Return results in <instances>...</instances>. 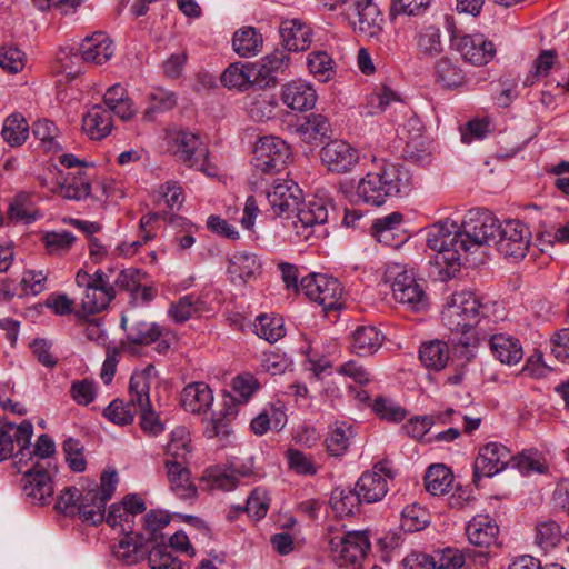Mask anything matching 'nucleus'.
Listing matches in <instances>:
<instances>
[{
    "instance_id": "1",
    "label": "nucleus",
    "mask_w": 569,
    "mask_h": 569,
    "mask_svg": "<svg viewBox=\"0 0 569 569\" xmlns=\"http://www.w3.org/2000/svg\"><path fill=\"white\" fill-rule=\"evenodd\" d=\"M500 226L485 209L470 210L461 226L449 219L432 224L427 232V244L436 252L433 262L439 272L453 277L460 269L462 254L496 244Z\"/></svg>"
},
{
    "instance_id": "2",
    "label": "nucleus",
    "mask_w": 569,
    "mask_h": 569,
    "mask_svg": "<svg viewBox=\"0 0 569 569\" xmlns=\"http://www.w3.org/2000/svg\"><path fill=\"white\" fill-rule=\"evenodd\" d=\"M410 186L411 177L403 166L381 159L357 186L352 180L341 181L339 191L350 202L380 207L390 198L408 194Z\"/></svg>"
},
{
    "instance_id": "3",
    "label": "nucleus",
    "mask_w": 569,
    "mask_h": 569,
    "mask_svg": "<svg viewBox=\"0 0 569 569\" xmlns=\"http://www.w3.org/2000/svg\"><path fill=\"white\" fill-rule=\"evenodd\" d=\"M301 196V189L292 180H277L266 193L274 214H289L297 210L292 229L300 240H308L316 227L327 222L328 207L326 200L321 198L311 199L299 207Z\"/></svg>"
},
{
    "instance_id": "4",
    "label": "nucleus",
    "mask_w": 569,
    "mask_h": 569,
    "mask_svg": "<svg viewBox=\"0 0 569 569\" xmlns=\"http://www.w3.org/2000/svg\"><path fill=\"white\" fill-rule=\"evenodd\" d=\"M480 299L471 291L462 290L452 293L446 303L441 320L450 330V340L456 346L463 348H476L486 339L482 329L476 328L482 312Z\"/></svg>"
},
{
    "instance_id": "5",
    "label": "nucleus",
    "mask_w": 569,
    "mask_h": 569,
    "mask_svg": "<svg viewBox=\"0 0 569 569\" xmlns=\"http://www.w3.org/2000/svg\"><path fill=\"white\" fill-rule=\"evenodd\" d=\"M154 375V367L149 365L140 371H134L129 383L131 402L137 405L140 412V426L144 432L151 436H158L164 430L163 423L150 402L151 379Z\"/></svg>"
},
{
    "instance_id": "6",
    "label": "nucleus",
    "mask_w": 569,
    "mask_h": 569,
    "mask_svg": "<svg viewBox=\"0 0 569 569\" xmlns=\"http://www.w3.org/2000/svg\"><path fill=\"white\" fill-rule=\"evenodd\" d=\"M76 283L83 289L81 311L84 315H94L104 310L116 296V289L102 270L93 274L79 270L76 274Z\"/></svg>"
},
{
    "instance_id": "7",
    "label": "nucleus",
    "mask_w": 569,
    "mask_h": 569,
    "mask_svg": "<svg viewBox=\"0 0 569 569\" xmlns=\"http://www.w3.org/2000/svg\"><path fill=\"white\" fill-rule=\"evenodd\" d=\"M386 280L391 282L392 296L399 303L418 311L427 306V296L421 284L416 280L412 270L392 262L387 266Z\"/></svg>"
},
{
    "instance_id": "8",
    "label": "nucleus",
    "mask_w": 569,
    "mask_h": 569,
    "mask_svg": "<svg viewBox=\"0 0 569 569\" xmlns=\"http://www.w3.org/2000/svg\"><path fill=\"white\" fill-rule=\"evenodd\" d=\"M172 153L184 164L214 176L216 169L209 164V151L197 133L179 130L170 134Z\"/></svg>"
},
{
    "instance_id": "9",
    "label": "nucleus",
    "mask_w": 569,
    "mask_h": 569,
    "mask_svg": "<svg viewBox=\"0 0 569 569\" xmlns=\"http://www.w3.org/2000/svg\"><path fill=\"white\" fill-rule=\"evenodd\" d=\"M329 9L341 6L355 31L365 36L378 34L383 21L382 14L373 0H331Z\"/></svg>"
},
{
    "instance_id": "10",
    "label": "nucleus",
    "mask_w": 569,
    "mask_h": 569,
    "mask_svg": "<svg viewBox=\"0 0 569 569\" xmlns=\"http://www.w3.org/2000/svg\"><path fill=\"white\" fill-rule=\"evenodd\" d=\"M299 289L309 300L321 306L325 312L342 306L343 288L337 278L309 274L301 279Z\"/></svg>"
},
{
    "instance_id": "11",
    "label": "nucleus",
    "mask_w": 569,
    "mask_h": 569,
    "mask_svg": "<svg viewBox=\"0 0 569 569\" xmlns=\"http://www.w3.org/2000/svg\"><path fill=\"white\" fill-rule=\"evenodd\" d=\"M331 556L340 567H357L370 549L365 531H348L329 539Z\"/></svg>"
},
{
    "instance_id": "12",
    "label": "nucleus",
    "mask_w": 569,
    "mask_h": 569,
    "mask_svg": "<svg viewBox=\"0 0 569 569\" xmlns=\"http://www.w3.org/2000/svg\"><path fill=\"white\" fill-rule=\"evenodd\" d=\"M290 147L278 137L261 138L254 149L252 163L263 173H276L284 169L290 159Z\"/></svg>"
},
{
    "instance_id": "13",
    "label": "nucleus",
    "mask_w": 569,
    "mask_h": 569,
    "mask_svg": "<svg viewBox=\"0 0 569 569\" xmlns=\"http://www.w3.org/2000/svg\"><path fill=\"white\" fill-rule=\"evenodd\" d=\"M530 243V231L519 220L501 223L498 231L496 248L506 258L519 260L525 258Z\"/></svg>"
},
{
    "instance_id": "14",
    "label": "nucleus",
    "mask_w": 569,
    "mask_h": 569,
    "mask_svg": "<svg viewBox=\"0 0 569 569\" xmlns=\"http://www.w3.org/2000/svg\"><path fill=\"white\" fill-rule=\"evenodd\" d=\"M33 436V425L24 420L20 425L6 422L0 426V462L12 457L14 445L19 450L16 455L17 463H22L26 451L30 453V443Z\"/></svg>"
},
{
    "instance_id": "15",
    "label": "nucleus",
    "mask_w": 569,
    "mask_h": 569,
    "mask_svg": "<svg viewBox=\"0 0 569 569\" xmlns=\"http://www.w3.org/2000/svg\"><path fill=\"white\" fill-rule=\"evenodd\" d=\"M513 460L511 451L499 442H489L480 448L473 465V482L482 477H492L510 466Z\"/></svg>"
},
{
    "instance_id": "16",
    "label": "nucleus",
    "mask_w": 569,
    "mask_h": 569,
    "mask_svg": "<svg viewBox=\"0 0 569 569\" xmlns=\"http://www.w3.org/2000/svg\"><path fill=\"white\" fill-rule=\"evenodd\" d=\"M323 166L331 172H350L359 162V152L343 140H332L320 150Z\"/></svg>"
},
{
    "instance_id": "17",
    "label": "nucleus",
    "mask_w": 569,
    "mask_h": 569,
    "mask_svg": "<svg viewBox=\"0 0 569 569\" xmlns=\"http://www.w3.org/2000/svg\"><path fill=\"white\" fill-rule=\"evenodd\" d=\"M392 471L386 463H377L371 471L361 475L356 483L358 495L363 502L373 503L380 501L388 492V479H392Z\"/></svg>"
},
{
    "instance_id": "18",
    "label": "nucleus",
    "mask_w": 569,
    "mask_h": 569,
    "mask_svg": "<svg viewBox=\"0 0 569 569\" xmlns=\"http://www.w3.org/2000/svg\"><path fill=\"white\" fill-rule=\"evenodd\" d=\"M23 492L34 505H46L53 495L51 475L39 462L23 475Z\"/></svg>"
},
{
    "instance_id": "19",
    "label": "nucleus",
    "mask_w": 569,
    "mask_h": 569,
    "mask_svg": "<svg viewBox=\"0 0 569 569\" xmlns=\"http://www.w3.org/2000/svg\"><path fill=\"white\" fill-rule=\"evenodd\" d=\"M121 328L126 331L128 341L133 345H150L162 336L160 326L146 321L134 311L122 313Z\"/></svg>"
},
{
    "instance_id": "20",
    "label": "nucleus",
    "mask_w": 569,
    "mask_h": 569,
    "mask_svg": "<svg viewBox=\"0 0 569 569\" xmlns=\"http://www.w3.org/2000/svg\"><path fill=\"white\" fill-rule=\"evenodd\" d=\"M486 339H481V343L486 342L495 359L501 363L512 366L518 363L523 357V349L519 339L507 333H489L482 331Z\"/></svg>"
},
{
    "instance_id": "21",
    "label": "nucleus",
    "mask_w": 569,
    "mask_h": 569,
    "mask_svg": "<svg viewBox=\"0 0 569 569\" xmlns=\"http://www.w3.org/2000/svg\"><path fill=\"white\" fill-rule=\"evenodd\" d=\"M456 48L463 59L472 64L488 63L495 56L496 49L483 34H466L457 39Z\"/></svg>"
},
{
    "instance_id": "22",
    "label": "nucleus",
    "mask_w": 569,
    "mask_h": 569,
    "mask_svg": "<svg viewBox=\"0 0 569 569\" xmlns=\"http://www.w3.org/2000/svg\"><path fill=\"white\" fill-rule=\"evenodd\" d=\"M281 100L291 110L303 112L316 106L317 93L310 83L295 80L282 86Z\"/></svg>"
},
{
    "instance_id": "23",
    "label": "nucleus",
    "mask_w": 569,
    "mask_h": 569,
    "mask_svg": "<svg viewBox=\"0 0 569 569\" xmlns=\"http://www.w3.org/2000/svg\"><path fill=\"white\" fill-rule=\"evenodd\" d=\"M279 33L286 51H303L311 43V28L299 19L284 20Z\"/></svg>"
},
{
    "instance_id": "24",
    "label": "nucleus",
    "mask_w": 569,
    "mask_h": 569,
    "mask_svg": "<svg viewBox=\"0 0 569 569\" xmlns=\"http://www.w3.org/2000/svg\"><path fill=\"white\" fill-rule=\"evenodd\" d=\"M146 273L136 268L122 270L116 278L114 284L119 290L130 292L134 301L148 302L153 299L154 290L144 282Z\"/></svg>"
},
{
    "instance_id": "25",
    "label": "nucleus",
    "mask_w": 569,
    "mask_h": 569,
    "mask_svg": "<svg viewBox=\"0 0 569 569\" xmlns=\"http://www.w3.org/2000/svg\"><path fill=\"white\" fill-rule=\"evenodd\" d=\"M403 216L400 212H392L382 218L376 219L371 227V234L378 242L397 248L405 241V237L398 234L401 229Z\"/></svg>"
},
{
    "instance_id": "26",
    "label": "nucleus",
    "mask_w": 569,
    "mask_h": 569,
    "mask_svg": "<svg viewBox=\"0 0 569 569\" xmlns=\"http://www.w3.org/2000/svg\"><path fill=\"white\" fill-rule=\"evenodd\" d=\"M167 477L171 490L177 497L183 500L193 499L197 495V487L190 479L189 469L181 461L166 460Z\"/></svg>"
},
{
    "instance_id": "27",
    "label": "nucleus",
    "mask_w": 569,
    "mask_h": 569,
    "mask_svg": "<svg viewBox=\"0 0 569 569\" xmlns=\"http://www.w3.org/2000/svg\"><path fill=\"white\" fill-rule=\"evenodd\" d=\"M209 310V305L203 295L190 293L171 303L168 315L174 322L182 323L193 317H201Z\"/></svg>"
},
{
    "instance_id": "28",
    "label": "nucleus",
    "mask_w": 569,
    "mask_h": 569,
    "mask_svg": "<svg viewBox=\"0 0 569 569\" xmlns=\"http://www.w3.org/2000/svg\"><path fill=\"white\" fill-rule=\"evenodd\" d=\"M81 58L86 62L102 64L113 56V43L103 32H94L83 39L81 46Z\"/></svg>"
},
{
    "instance_id": "29",
    "label": "nucleus",
    "mask_w": 569,
    "mask_h": 569,
    "mask_svg": "<svg viewBox=\"0 0 569 569\" xmlns=\"http://www.w3.org/2000/svg\"><path fill=\"white\" fill-rule=\"evenodd\" d=\"M146 536L139 531L134 535L123 533V537L112 547L113 556L126 565L138 562L147 552Z\"/></svg>"
},
{
    "instance_id": "30",
    "label": "nucleus",
    "mask_w": 569,
    "mask_h": 569,
    "mask_svg": "<svg viewBox=\"0 0 569 569\" xmlns=\"http://www.w3.org/2000/svg\"><path fill=\"white\" fill-rule=\"evenodd\" d=\"M466 532L472 545L489 547L495 543L499 527L490 516L477 515L468 522Z\"/></svg>"
},
{
    "instance_id": "31",
    "label": "nucleus",
    "mask_w": 569,
    "mask_h": 569,
    "mask_svg": "<svg viewBox=\"0 0 569 569\" xmlns=\"http://www.w3.org/2000/svg\"><path fill=\"white\" fill-rule=\"evenodd\" d=\"M106 506L107 501L99 496L97 489H87L81 492L77 515L83 522L97 526L107 521Z\"/></svg>"
},
{
    "instance_id": "32",
    "label": "nucleus",
    "mask_w": 569,
    "mask_h": 569,
    "mask_svg": "<svg viewBox=\"0 0 569 569\" xmlns=\"http://www.w3.org/2000/svg\"><path fill=\"white\" fill-rule=\"evenodd\" d=\"M213 402L210 387L204 382H193L184 387L181 395L182 407L191 413H204Z\"/></svg>"
},
{
    "instance_id": "33",
    "label": "nucleus",
    "mask_w": 569,
    "mask_h": 569,
    "mask_svg": "<svg viewBox=\"0 0 569 569\" xmlns=\"http://www.w3.org/2000/svg\"><path fill=\"white\" fill-rule=\"evenodd\" d=\"M82 130L92 139L106 138L112 130V117L109 110L96 104L82 118Z\"/></svg>"
},
{
    "instance_id": "34",
    "label": "nucleus",
    "mask_w": 569,
    "mask_h": 569,
    "mask_svg": "<svg viewBox=\"0 0 569 569\" xmlns=\"http://www.w3.org/2000/svg\"><path fill=\"white\" fill-rule=\"evenodd\" d=\"M260 270V262L256 254L239 251L236 252L229 263L228 272L233 282L246 283L253 279Z\"/></svg>"
},
{
    "instance_id": "35",
    "label": "nucleus",
    "mask_w": 569,
    "mask_h": 569,
    "mask_svg": "<svg viewBox=\"0 0 569 569\" xmlns=\"http://www.w3.org/2000/svg\"><path fill=\"white\" fill-rule=\"evenodd\" d=\"M246 111L254 121L269 120L274 116L278 101L274 94L266 91L248 94L246 98Z\"/></svg>"
},
{
    "instance_id": "36",
    "label": "nucleus",
    "mask_w": 569,
    "mask_h": 569,
    "mask_svg": "<svg viewBox=\"0 0 569 569\" xmlns=\"http://www.w3.org/2000/svg\"><path fill=\"white\" fill-rule=\"evenodd\" d=\"M385 336L373 326H359L352 333L351 349L359 356H370L382 345Z\"/></svg>"
},
{
    "instance_id": "37",
    "label": "nucleus",
    "mask_w": 569,
    "mask_h": 569,
    "mask_svg": "<svg viewBox=\"0 0 569 569\" xmlns=\"http://www.w3.org/2000/svg\"><path fill=\"white\" fill-rule=\"evenodd\" d=\"M363 502L362 498L358 495V488L355 490L350 488H336L330 496V507L338 517L353 515L359 510V505Z\"/></svg>"
},
{
    "instance_id": "38",
    "label": "nucleus",
    "mask_w": 569,
    "mask_h": 569,
    "mask_svg": "<svg viewBox=\"0 0 569 569\" xmlns=\"http://www.w3.org/2000/svg\"><path fill=\"white\" fill-rule=\"evenodd\" d=\"M54 192L68 200L81 201L87 199L91 193L90 179L83 171H78L72 177L64 179L63 183L58 186Z\"/></svg>"
},
{
    "instance_id": "39",
    "label": "nucleus",
    "mask_w": 569,
    "mask_h": 569,
    "mask_svg": "<svg viewBox=\"0 0 569 569\" xmlns=\"http://www.w3.org/2000/svg\"><path fill=\"white\" fill-rule=\"evenodd\" d=\"M262 37L252 27H246L233 34L232 46L234 51L244 58L256 56L262 48Z\"/></svg>"
},
{
    "instance_id": "40",
    "label": "nucleus",
    "mask_w": 569,
    "mask_h": 569,
    "mask_svg": "<svg viewBox=\"0 0 569 569\" xmlns=\"http://www.w3.org/2000/svg\"><path fill=\"white\" fill-rule=\"evenodd\" d=\"M170 523V517L162 511H149L143 517V535L147 539V545L152 543L158 546L166 542V536L162 530Z\"/></svg>"
},
{
    "instance_id": "41",
    "label": "nucleus",
    "mask_w": 569,
    "mask_h": 569,
    "mask_svg": "<svg viewBox=\"0 0 569 569\" xmlns=\"http://www.w3.org/2000/svg\"><path fill=\"white\" fill-rule=\"evenodd\" d=\"M452 481L451 471L443 465L430 466L425 476V487L433 496L447 493Z\"/></svg>"
},
{
    "instance_id": "42",
    "label": "nucleus",
    "mask_w": 569,
    "mask_h": 569,
    "mask_svg": "<svg viewBox=\"0 0 569 569\" xmlns=\"http://www.w3.org/2000/svg\"><path fill=\"white\" fill-rule=\"evenodd\" d=\"M419 358L427 368L441 370L449 359L448 346L439 340L426 342L420 347Z\"/></svg>"
},
{
    "instance_id": "43",
    "label": "nucleus",
    "mask_w": 569,
    "mask_h": 569,
    "mask_svg": "<svg viewBox=\"0 0 569 569\" xmlns=\"http://www.w3.org/2000/svg\"><path fill=\"white\" fill-rule=\"evenodd\" d=\"M253 330L259 338L273 343L284 336L283 320L280 317L263 313L256 318Z\"/></svg>"
},
{
    "instance_id": "44",
    "label": "nucleus",
    "mask_w": 569,
    "mask_h": 569,
    "mask_svg": "<svg viewBox=\"0 0 569 569\" xmlns=\"http://www.w3.org/2000/svg\"><path fill=\"white\" fill-rule=\"evenodd\" d=\"M1 134L11 147L23 144L29 136V126L21 114H11L6 118Z\"/></svg>"
},
{
    "instance_id": "45",
    "label": "nucleus",
    "mask_w": 569,
    "mask_h": 569,
    "mask_svg": "<svg viewBox=\"0 0 569 569\" xmlns=\"http://www.w3.org/2000/svg\"><path fill=\"white\" fill-rule=\"evenodd\" d=\"M8 218L13 222L31 223L37 220L38 211L29 194H18L9 204Z\"/></svg>"
},
{
    "instance_id": "46",
    "label": "nucleus",
    "mask_w": 569,
    "mask_h": 569,
    "mask_svg": "<svg viewBox=\"0 0 569 569\" xmlns=\"http://www.w3.org/2000/svg\"><path fill=\"white\" fill-rule=\"evenodd\" d=\"M419 53L423 57H433L442 52L441 32L435 26L419 30L415 37Z\"/></svg>"
},
{
    "instance_id": "47",
    "label": "nucleus",
    "mask_w": 569,
    "mask_h": 569,
    "mask_svg": "<svg viewBox=\"0 0 569 569\" xmlns=\"http://www.w3.org/2000/svg\"><path fill=\"white\" fill-rule=\"evenodd\" d=\"M355 436L352 426L345 422L336 423L326 439V445L331 456H341L349 448L350 440Z\"/></svg>"
},
{
    "instance_id": "48",
    "label": "nucleus",
    "mask_w": 569,
    "mask_h": 569,
    "mask_svg": "<svg viewBox=\"0 0 569 569\" xmlns=\"http://www.w3.org/2000/svg\"><path fill=\"white\" fill-rule=\"evenodd\" d=\"M144 510L146 505L142 498L137 495H128L123 498L121 503L111 505L107 515V523L116 528L119 522L118 519L121 518V513L117 512H122V515H128L129 512L133 516H138L143 513Z\"/></svg>"
},
{
    "instance_id": "49",
    "label": "nucleus",
    "mask_w": 569,
    "mask_h": 569,
    "mask_svg": "<svg viewBox=\"0 0 569 569\" xmlns=\"http://www.w3.org/2000/svg\"><path fill=\"white\" fill-rule=\"evenodd\" d=\"M153 201L159 206L161 202L171 210H179L184 201V193L177 181H167L153 193Z\"/></svg>"
},
{
    "instance_id": "50",
    "label": "nucleus",
    "mask_w": 569,
    "mask_h": 569,
    "mask_svg": "<svg viewBox=\"0 0 569 569\" xmlns=\"http://www.w3.org/2000/svg\"><path fill=\"white\" fill-rule=\"evenodd\" d=\"M190 451L189 432L184 428H176L171 432L170 441L166 448V460H176L184 463Z\"/></svg>"
},
{
    "instance_id": "51",
    "label": "nucleus",
    "mask_w": 569,
    "mask_h": 569,
    "mask_svg": "<svg viewBox=\"0 0 569 569\" xmlns=\"http://www.w3.org/2000/svg\"><path fill=\"white\" fill-rule=\"evenodd\" d=\"M32 132L47 151H59L62 149L59 142V129L52 121L48 119L36 121Z\"/></svg>"
},
{
    "instance_id": "52",
    "label": "nucleus",
    "mask_w": 569,
    "mask_h": 569,
    "mask_svg": "<svg viewBox=\"0 0 569 569\" xmlns=\"http://www.w3.org/2000/svg\"><path fill=\"white\" fill-rule=\"evenodd\" d=\"M400 96L388 87L377 88L367 98V111L369 116L386 111L393 103H401Z\"/></svg>"
},
{
    "instance_id": "53",
    "label": "nucleus",
    "mask_w": 569,
    "mask_h": 569,
    "mask_svg": "<svg viewBox=\"0 0 569 569\" xmlns=\"http://www.w3.org/2000/svg\"><path fill=\"white\" fill-rule=\"evenodd\" d=\"M436 78L443 87L456 88L463 83L465 73L449 58H442L436 64Z\"/></svg>"
},
{
    "instance_id": "54",
    "label": "nucleus",
    "mask_w": 569,
    "mask_h": 569,
    "mask_svg": "<svg viewBox=\"0 0 569 569\" xmlns=\"http://www.w3.org/2000/svg\"><path fill=\"white\" fill-rule=\"evenodd\" d=\"M430 522L429 512L418 505L407 506L401 513L400 526L407 532L425 529Z\"/></svg>"
},
{
    "instance_id": "55",
    "label": "nucleus",
    "mask_w": 569,
    "mask_h": 569,
    "mask_svg": "<svg viewBox=\"0 0 569 569\" xmlns=\"http://www.w3.org/2000/svg\"><path fill=\"white\" fill-rule=\"evenodd\" d=\"M333 61L327 51H312L308 54L307 66L309 71L322 82L333 76Z\"/></svg>"
},
{
    "instance_id": "56",
    "label": "nucleus",
    "mask_w": 569,
    "mask_h": 569,
    "mask_svg": "<svg viewBox=\"0 0 569 569\" xmlns=\"http://www.w3.org/2000/svg\"><path fill=\"white\" fill-rule=\"evenodd\" d=\"M221 82L228 88L244 90L253 86L249 64H231L221 76Z\"/></svg>"
},
{
    "instance_id": "57",
    "label": "nucleus",
    "mask_w": 569,
    "mask_h": 569,
    "mask_svg": "<svg viewBox=\"0 0 569 569\" xmlns=\"http://www.w3.org/2000/svg\"><path fill=\"white\" fill-rule=\"evenodd\" d=\"M148 562L151 569H181V561L173 556L167 543L152 546Z\"/></svg>"
},
{
    "instance_id": "58",
    "label": "nucleus",
    "mask_w": 569,
    "mask_h": 569,
    "mask_svg": "<svg viewBox=\"0 0 569 569\" xmlns=\"http://www.w3.org/2000/svg\"><path fill=\"white\" fill-rule=\"evenodd\" d=\"M563 535L560 526L553 520H546L537 525L536 540L545 550L556 547L563 538Z\"/></svg>"
},
{
    "instance_id": "59",
    "label": "nucleus",
    "mask_w": 569,
    "mask_h": 569,
    "mask_svg": "<svg viewBox=\"0 0 569 569\" xmlns=\"http://www.w3.org/2000/svg\"><path fill=\"white\" fill-rule=\"evenodd\" d=\"M136 407L137 405H133L131 400L124 403L122 400L116 399L104 409V416L113 423L129 425L134 419Z\"/></svg>"
},
{
    "instance_id": "60",
    "label": "nucleus",
    "mask_w": 569,
    "mask_h": 569,
    "mask_svg": "<svg viewBox=\"0 0 569 569\" xmlns=\"http://www.w3.org/2000/svg\"><path fill=\"white\" fill-rule=\"evenodd\" d=\"M76 237L70 231H52L43 236V242L50 254L61 256L70 250Z\"/></svg>"
},
{
    "instance_id": "61",
    "label": "nucleus",
    "mask_w": 569,
    "mask_h": 569,
    "mask_svg": "<svg viewBox=\"0 0 569 569\" xmlns=\"http://www.w3.org/2000/svg\"><path fill=\"white\" fill-rule=\"evenodd\" d=\"M372 409L381 419L392 422L401 421L406 416V411L401 406L385 397H377Z\"/></svg>"
},
{
    "instance_id": "62",
    "label": "nucleus",
    "mask_w": 569,
    "mask_h": 569,
    "mask_svg": "<svg viewBox=\"0 0 569 569\" xmlns=\"http://www.w3.org/2000/svg\"><path fill=\"white\" fill-rule=\"evenodd\" d=\"M300 131L308 134L309 138L329 137L331 124L327 117L320 113H311L307 117L306 122L300 127Z\"/></svg>"
},
{
    "instance_id": "63",
    "label": "nucleus",
    "mask_w": 569,
    "mask_h": 569,
    "mask_svg": "<svg viewBox=\"0 0 569 569\" xmlns=\"http://www.w3.org/2000/svg\"><path fill=\"white\" fill-rule=\"evenodd\" d=\"M26 56L16 47H0V67L10 73H17L24 67Z\"/></svg>"
},
{
    "instance_id": "64",
    "label": "nucleus",
    "mask_w": 569,
    "mask_h": 569,
    "mask_svg": "<svg viewBox=\"0 0 569 569\" xmlns=\"http://www.w3.org/2000/svg\"><path fill=\"white\" fill-rule=\"evenodd\" d=\"M431 556L435 569H458L465 563L463 556L458 550L451 548L437 550Z\"/></svg>"
}]
</instances>
